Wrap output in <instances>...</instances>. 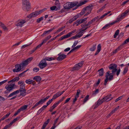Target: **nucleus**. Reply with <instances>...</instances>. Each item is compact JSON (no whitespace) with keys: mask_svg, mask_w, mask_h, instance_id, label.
I'll return each mask as SVG.
<instances>
[{"mask_svg":"<svg viewBox=\"0 0 129 129\" xmlns=\"http://www.w3.org/2000/svg\"><path fill=\"white\" fill-rule=\"evenodd\" d=\"M117 65L115 64H111L109 66V69L112 70L111 73L110 71H108L106 73V78L105 79L104 83V85H106L108 80L110 81L113 79V76L116 72V75L118 76L120 73L121 70L120 69L117 70Z\"/></svg>","mask_w":129,"mask_h":129,"instance_id":"nucleus-1","label":"nucleus"},{"mask_svg":"<svg viewBox=\"0 0 129 129\" xmlns=\"http://www.w3.org/2000/svg\"><path fill=\"white\" fill-rule=\"evenodd\" d=\"M33 58L30 57L23 62L19 64H17L15 66V68L13 69L14 72H18L20 71H23L24 67L29 63L33 60Z\"/></svg>","mask_w":129,"mask_h":129,"instance_id":"nucleus-2","label":"nucleus"},{"mask_svg":"<svg viewBox=\"0 0 129 129\" xmlns=\"http://www.w3.org/2000/svg\"><path fill=\"white\" fill-rule=\"evenodd\" d=\"M93 8L92 5H89L84 8L80 13L81 15L85 14L84 16H86L90 13L91 11Z\"/></svg>","mask_w":129,"mask_h":129,"instance_id":"nucleus-3","label":"nucleus"},{"mask_svg":"<svg viewBox=\"0 0 129 129\" xmlns=\"http://www.w3.org/2000/svg\"><path fill=\"white\" fill-rule=\"evenodd\" d=\"M22 8L25 11H28L30 8V4L28 0H22Z\"/></svg>","mask_w":129,"mask_h":129,"instance_id":"nucleus-4","label":"nucleus"},{"mask_svg":"<svg viewBox=\"0 0 129 129\" xmlns=\"http://www.w3.org/2000/svg\"><path fill=\"white\" fill-rule=\"evenodd\" d=\"M64 91L61 92L59 91L57 92L56 94H54L52 98L47 102L46 105L47 106L52 102L53 100L55 99L58 97L59 96L64 92Z\"/></svg>","mask_w":129,"mask_h":129,"instance_id":"nucleus-5","label":"nucleus"},{"mask_svg":"<svg viewBox=\"0 0 129 129\" xmlns=\"http://www.w3.org/2000/svg\"><path fill=\"white\" fill-rule=\"evenodd\" d=\"M77 2H68L64 5V8L66 9H69L77 6Z\"/></svg>","mask_w":129,"mask_h":129,"instance_id":"nucleus-6","label":"nucleus"},{"mask_svg":"<svg viewBox=\"0 0 129 129\" xmlns=\"http://www.w3.org/2000/svg\"><path fill=\"white\" fill-rule=\"evenodd\" d=\"M123 19V18H122L121 17V16H120L119 17L117 18V19L116 20L114 21L113 22H112L111 23L108 24H106L102 28V29L105 30L106 29V28L107 27H110L111 25H113L115 23L120 21L122 19Z\"/></svg>","mask_w":129,"mask_h":129,"instance_id":"nucleus-7","label":"nucleus"},{"mask_svg":"<svg viewBox=\"0 0 129 129\" xmlns=\"http://www.w3.org/2000/svg\"><path fill=\"white\" fill-rule=\"evenodd\" d=\"M44 9H43L39 11H36L30 14L27 16V17L29 18L35 17L42 13L44 11Z\"/></svg>","mask_w":129,"mask_h":129,"instance_id":"nucleus-8","label":"nucleus"},{"mask_svg":"<svg viewBox=\"0 0 129 129\" xmlns=\"http://www.w3.org/2000/svg\"><path fill=\"white\" fill-rule=\"evenodd\" d=\"M10 84H7L5 86V88L7 90L10 91H11L13 88L14 86L15 82H12L10 83Z\"/></svg>","mask_w":129,"mask_h":129,"instance_id":"nucleus-9","label":"nucleus"},{"mask_svg":"<svg viewBox=\"0 0 129 129\" xmlns=\"http://www.w3.org/2000/svg\"><path fill=\"white\" fill-rule=\"evenodd\" d=\"M47 65L46 61L43 59L39 63V66L40 68L42 69L45 68Z\"/></svg>","mask_w":129,"mask_h":129,"instance_id":"nucleus-10","label":"nucleus"},{"mask_svg":"<svg viewBox=\"0 0 129 129\" xmlns=\"http://www.w3.org/2000/svg\"><path fill=\"white\" fill-rule=\"evenodd\" d=\"M83 64V62H82L80 63L76 64L73 68L72 70L74 71L77 70H79L80 68L82 66Z\"/></svg>","mask_w":129,"mask_h":129,"instance_id":"nucleus-11","label":"nucleus"},{"mask_svg":"<svg viewBox=\"0 0 129 129\" xmlns=\"http://www.w3.org/2000/svg\"><path fill=\"white\" fill-rule=\"evenodd\" d=\"M26 22V21L25 20H19L17 21L16 25L17 26L22 27Z\"/></svg>","mask_w":129,"mask_h":129,"instance_id":"nucleus-12","label":"nucleus"},{"mask_svg":"<svg viewBox=\"0 0 129 129\" xmlns=\"http://www.w3.org/2000/svg\"><path fill=\"white\" fill-rule=\"evenodd\" d=\"M58 57L57 58V59L58 61H61L65 58L66 57V55L60 53L58 55Z\"/></svg>","mask_w":129,"mask_h":129,"instance_id":"nucleus-13","label":"nucleus"},{"mask_svg":"<svg viewBox=\"0 0 129 129\" xmlns=\"http://www.w3.org/2000/svg\"><path fill=\"white\" fill-rule=\"evenodd\" d=\"M129 42V38L126 39L124 42L119 46L116 49L118 51H119L122 49L123 47V46L125 44H126L127 43Z\"/></svg>","mask_w":129,"mask_h":129,"instance_id":"nucleus-14","label":"nucleus"},{"mask_svg":"<svg viewBox=\"0 0 129 129\" xmlns=\"http://www.w3.org/2000/svg\"><path fill=\"white\" fill-rule=\"evenodd\" d=\"M87 18H86L84 19H81L80 20H77L76 22H74V24H76V26H77L80 24L84 22L87 20Z\"/></svg>","mask_w":129,"mask_h":129,"instance_id":"nucleus-15","label":"nucleus"},{"mask_svg":"<svg viewBox=\"0 0 129 129\" xmlns=\"http://www.w3.org/2000/svg\"><path fill=\"white\" fill-rule=\"evenodd\" d=\"M104 102V101L103 99L101 100L99 99L97 101V102L95 103L94 108L95 109L96 108L102 104Z\"/></svg>","mask_w":129,"mask_h":129,"instance_id":"nucleus-16","label":"nucleus"},{"mask_svg":"<svg viewBox=\"0 0 129 129\" xmlns=\"http://www.w3.org/2000/svg\"><path fill=\"white\" fill-rule=\"evenodd\" d=\"M111 96V94H109L104 97L103 99L104 102H107L112 100V97Z\"/></svg>","mask_w":129,"mask_h":129,"instance_id":"nucleus-17","label":"nucleus"},{"mask_svg":"<svg viewBox=\"0 0 129 129\" xmlns=\"http://www.w3.org/2000/svg\"><path fill=\"white\" fill-rule=\"evenodd\" d=\"M55 1V6H56L57 8V10H59L61 8L60 3L59 0H53Z\"/></svg>","mask_w":129,"mask_h":129,"instance_id":"nucleus-18","label":"nucleus"},{"mask_svg":"<svg viewBox=\"0 0 129 129\" xmlns=\"http://www.w3.org/2000/svg\"><path fill=\"white\" fill-rule=\"evenodd\" d=\"M65 31V30H64V31L62 32L59 34H58L54 38H53L51 39L48 42V43H49L50 42L52 41H53L55 40L57 38L59 37V36H61V35H63Z\"/></svg>","mask_w":129,"mask_h":129,"instance_id":"nucleus-19","label":"nucleus"},{"mask_svg":"<svg viewBox=\"0 0 129 129\" xmlns=\"http://www.w3.org/2000/svg\"><path fill=\"white\" fill-rule=\"evenodd\" d=\"M25 82L27 84H32L33 85H34L36 84V82L30 79L26 80Z\"/></svg>","mask_w":129,"mask_h":129,"instance_id":"nucleus-20","label":"nucleus"},{"mask_svg":"<svg viewBox=\"0 0 129 129\" xmlns=\"http://www.w3.org/2000/svg\"><path fill=\"white\" fill-rule=\"evenodd\" d=\"M119 106H117L108 115V116L109 117L113 114V113H115V112L116 111L119 109Z\"/></svg>","mask_w":129,"mask_h":129,"instance_id":"nucleus-21","label":"nucleus"},{"mask_svg":"<svg viewBox=\"0 0 129 129\" xmlns=\"http://www.w3.org/2000/svg\"><path fill=\"white\" fill-rule=\"evenodd\" d=\"M19 92V90H17L16 91H14L13 92L11 93L8 96V98H9V97H12L14 95H16L18 94Z\"/></svg>","mask_w":129,"mask_h":129,"instance_id":"nucleus-22","label":"nucleus"},{"mask_svg":"<svg viewBox=\"0 0 129 129\" xmlns=\"http://www.w3.org/2000/svg\"><path fill=\"white\" fill-rule=\"evenodd\" d=\"M101 46L100 44H99L98 45L97 47V50L94 54L95 55H96L99 53L101 51Z\"/></svg>","mask_w":129,"mask_h":129,"instance_id":"nucleus-23","label":"nucleus"},{"mask_svg":"<svg viewBox=\"0 0 129 129\" xmlns=\"http://www.w3.org/2000/svg\"><path fill=\"white\" fill-rule=\"evenodd\" d=\"M80 16L79 14H77L72 18L70 20V23H71L73 21L76 20L77 18H79Z\"/></svg>","mask_w":129,"mask_h":129,"instance_id":"nucleus-24","label":"nucleus"},{"mask_svg":"<svg viewBox=\"0 0 129 129\" xmlns=\"http://www.w3.org/2000/svg\"><path fill=\"white\" fill-rule=\"evenodd\" d=\"M87 2L86 0H85L84 1L80 2V3L79 4L78 2V4L77 5V7L81 6L82 5L85 4Z\"/></svg>","mask_w":129,"mask_h":129,"instance_id":"nucleus-25","label":"nucleus"},{"mask_svg":"<svg viewBox=\"0 0 129 129\" xmlns=\"http://www.w3.org/2000/svg\"><path fill=\"white\" fill-rule=\"evenodd\" d=\"M19 80V77H16L14 78L13 79L10 80V81H9L8 82V83H11V82H15L16 81H17Z\"/></svg>","mask_w":129,"mask_h":129,"instance_id":"nucleus-26","label":"nucleus"},{"mask_svg":"<svg viewBox=\"0 0 129 129\" xmlns=\"http://www.w3.org/2000/svg\"><path fill=\"white\" fill-rule=\"evenodd\" d=\"M33 79L35 80L37 82H40L41 80V78L39 76H36L33 78Z\"/></svg>","mask_w":129,"mask_h":129,"instance_id":"nucleus-27","label":"nucleus"},{"mask_svg":"<svg viewBox=\"0 0 129 129\" xmlns=\"http://www.w3.org/2000/svg\"><path fill=\"white\" fill-rule=\"evenodd\" d=\"M49 119H48L47 120V121H46L44 122V124L43 125L42 127L41 128V129H44L45 128V127H46V126L48 124V123L49 122Z\"/></svg>","mask_w":129,"mask_h":129,"instance_id":"nucleus-28","label":"nucleus"},{"mask_svg":"<svg viewBox=\"0 0 129 129\" xmlns=\"http://www.w3.org/2000/svg\"><path fill=\"white\" fill-rule=\"evenodd\" d=\"M25 84L24 83H22L20 85V89L18 90H19V92L21 90H25Z\"/></svg>","mask_w":129,"mask_h":129,"instance_id":"nucleus-29","label":"nucleus"},{"mask_svg":"<svg viewBox=\"0 0 129 129\" xmlns=\"http://www.w3.org/2000/svg\"><path fill=\"white\" fill-rule=\"evenodd\" d=\"M47 107V106L46 105H44L38 111V113H40L45 108H46Z\"/></svg>","mask_w":129,"mask_h":129,"instance_id":"nucleus-30","label":"nucleus"},{"mask_svg":"<svg viewBox=\"0 0 129 129\" xmlns=\"http://www.w3.org/2000/svg\"><path fill=\"white\" fill-rule=\"evenodd\" d=\"M129 12V10H126L121 15V18L122 17V18H124L125 16H126V15L127 13Z\"/></svg>","mask_w":129,"mask_h":129,"instance_id":"nucleus-31","label":"nucleus"},{"mask_svg":"<svg viewBox=\"0 0 129 129\" xmlns=\"http://www.w3.org/2000/svg\"><path fill=\"white\" fill-rule=\"evenodd\" d=\"M99 72V75L100 76H102L104 74V70L103 68H101L98 70Z\"/></svg>","mask_w":129,"mask_h":129,"instance_id":"nucleus-32","label":"nucleus"},{"mask_svg":"<svg viewBox=\"0 0 129 129\" xmlns=\"http://www.w3.org/2000/svg\"><path fill=\"white\" fill-rule=\"evenodd\" d=\"M25 90H21L20 91V95L22 96H25Z\"/></svg>","mask_w":129,"mask_h":129,"instance_id":"nucleus-33","label":"nucleus"},{"mask_svg":"<svg viewBox=\"0 0 129 129\" xmlns=\"http://www.w3.org/2000/svg\"><path fill=\"white\" fill-rule=\"evenodd\" d=\"M59 119V117H58L55 119L54 120V123L53 124V126H52L53 127H54V128H55L56 126L59 124H58L57 125H56V124L57 123V122L58 120V119Z\"/></svg>","mask_w":129,"mask_h":129,"instance_id":"nucleus-34","label":"nucleus"},{"mask_svg":"<svg viewBox=\"0 0 129 129\" xmlns=\"http://www.w3.org/2000/svg\"><path fill=\"white\" fill-rule=\"evenodd\" d=\"M81 26L82 27L81 29H85L86 28L87 29L88 28V27H87L85 24L84 23L82 24L81 25Z\"/></svg>","mask_w":129,"mask_h":129,"instance_id":"nucleus-35","label":"nucleus"},{"mask_svg":"<svg viewBox=\"0 0 129 129\" xmlns=\"http://www.w3.org/2000/svg\"><path fill=\"white\" fill-rule=\"evenodd\" d=\"M55 59L52 57H47L45 58L44 60H45V61H51L54 60Z\"/></svg>","mask_w":129,"mask_h":129,"instance_id":"nucleus-36","label":"nucleus"},{"mask_svg":"<svg viewBox=\"0 0 129 129\" xmlns=\"http://www.w3.org/2000/svg\"><path fill=\"white\" fill-rule=\"evenodd\" d=\"M68 36L67 35V34L66 35H64V36H62L61 37V38H60L58 40L59 41H61V40H63L64 39L67 38H68Z\"/></svg>","mask_w":129,"mask_h":129,"instance_id":"nucleus-37","label":"nucleus"},{"mask_svg":"<svg viewBox=\"0 0 129 129\" xmlns=\"http://www.w3.org/2000/svg\"><path fill=\"white\" fill-rule=\"evenodd\" d=\"M76 31V30L75 29L71 32L69 33L68 34H67V35L68 36V37L69 38L71 36V35L75 33Z\"/></svg>","mask_w":129,"mask_h":129,"instance_id":"nucleus-38","label":"nucleus"},{"mask_svg":"<svg viewBox=\"0 0 129 129\" xmlns=\"http://www.w3.org/2000/svg\"><path fill=\"white\" fill-rule=\"evenodd\" d=\"M57 8L56 6H53L50 7V9L51 11H54L55 10L56 11H57L59 10H57Z\"/></svg>","mask_w":129,"mask_h":129,"instance_id":"nucleus-39","label":"nucleus"},{"mask_svg":"<svg viewBox=\"0 0 129 129\" xmlns=\"http://www.w3.org/2000/svg\"><path fill=\"white\" fill-rule=\"evenodd\" d=\"M119 32V29H117L115 31V33L114 35V38H115L118 35Z\"/></svg>","mask_w":129,"mask_h":129,"instance_id":"nucleus-40","label":"nucleus"},{"mask_svg":"<svg viewBox=\"0 0 129 129\" xmlns=\"http://www.w3.org/2000/svg\"><path fill=\"white\" fill-rule=\"evenodd\" d=\"M96 48V45H94L90 49V50L91 51H93L95 50Z\"/></svg>","mask_w":129,"mask_h":129,"instance_id":"nucleus-41","label":"nucleus"},{"mask_svg":"<svg viewBox=\"0 0 129 129\" xmlns=\"http://www.w3.org/2000/svg\"><path fill=\"white\" fill-rule=\"evenodd\" d=\"M99 90L98 89H96V90L93 91L92 95H95L97 94L99 92Z\"/></svg>","mask_w":129,"mask_h":129,"instance_id":"nucleus-42","label":"nucleus"},{"mask_svg":"<svg viewBox=\"0 0 129 129\" xmlns=\"http://www.w3.org/2000/svg\"><path fill=\"white\" fill-rule=\"evenodd\" d=\"M44 17H41L40 18H38L37 20V22L38 23H39L40 22L43 20Z\"/></svg>","mask_w":129,"mask_h":129,"instance_id":"nucleus-43","label":"nucleus"},{"mask_svg":"<svg viewBox=\"0 0 129 129\" xmlns=\"http://www.w3.org/2000/svg\"><path fill=\"white\" fill-rule=\"evenodd\" d=\"M54 29V28H52L46 31H45L43 33V35H45V34H46L47 33H48L50 32L51 31H52V30H53Z\"/></svg>","mask_w":129,"mask_h":129,"instance_id":"nucleus-44","label":"nucleus"},{"mask_svg":"<svg viewBox=\"0 0 129 129\" xmlns=\"http://www.w3.org/2000/svg\"><path fill=\"white\" fill-rule=\"evenodd\" d=\"M65 26H63L61 27V28L58 29V30H57L56 31V32L55 33L60 32L62 30L65 28Z\"/></svg>","mask_w":129,"mask_h":129,"instance_id":"nucleus-45","label":"nucleus"},{"mask_svg":"<svg viewBox=\"0 0 129 129\" xmlns=\"http://www.w3.org/2000/svg\"><path fill=\"white\" fill-rule=\"evenodd\" d=\"M28 106L27 105H25L23 106L22 107L20 108L21 109L22 111H23L24 110L26 109L27 107Z\"/></svg>","mask_w":129,"mask_h":129,"instance_id":"nucleus-46","label":"nucleus"},{"mask_svg":"<svg viewBox=\"0 0 129 129\" xmlns=\"http://www.w3.org/2000/svg\"><path fill=\"white\" fill-rule=\"evenodd\" d=\"M128 69V67H126L124 69V71H123V74H125L127 72Z\"/></svg>","mask_w":129,"mask_h":129,"instance_id":"nucleus-47","label":"nucleus"},{"mask_svg":"<svg viewBox=\"0 0 129 129\" xmlns=\"http://www.w3.org/2000/svg\"><path fill=\"white\" fill-rule=\"evenodd\" d=\"M46 101V100L44 99H42L39 101L38 102L40 104H42L44 103Z\"/></svg>","mask_w":129,"mask_h":129,"instance_id":"nucleus-48","label":"nucleus"},{"mask_svg":"<svg viewBox=\"0 0 129 129\" xmlns=\"http://www.w3.org/2000/svg\"><path fill=\"white\" fill-rule=\"evenodd\" d=\"M89 95H87L86 96L84 99L83 102L84 103L86 102L88 99Z\"/></svg>","mask_w":129,"mask_h":129,"instance_id":"nucleus-49","label":"nucleus"},{"mask_svg":"<svg viewBox=\"0 0 129 129\" xmlns=\"http://www.w3.org/2000/svg\"><path fill=\"white\" fill-rule=\"evenodd\" d=\"M59 104L57 102L55 103L52 107L54 109Z\"/></svg>","mask_w":129,"mask_h":129,"instance_id":"nucleus-50","label":"nucleus"},{"mask_svg":"<svg viewBox=\"0 0 129 129\" xmlns=\"http://www.w3.org/2000/svg\"><path fill=\"white\" fill-rule=\"evenodd\" d=\"M31 44H32V43H30L29 44H26V45H24L22 46L21 48L22 49H23L25 48V47H26L28 46H29L30 45H31Z\"/></svg>","mask_w":129,"mask_h":129,"instance_id":"nucleus-51","label":"nucleus"},{"mask_svg":"<svg viewBox=\"0 0 129 129\" xmlns=\"http://www.w3.org/2000/svg\"><path fill=\"white\" fill-rule=\"evenodd\" d=\"M105 5L102 7L101 9L98 10V12H99L102 11L105 8Z\"/></svg>","mask_w":129,"mask_h":129,"instance_id":"nucleus-52","label":"nucleus"},{"mask_svg":"<svg viewBox=\"0 0 129 129\" xmlns=\"http://www.w3.org/2000/svg\"><path fill=\"white\" fill-rule=\"evenodd\" d=\"M80 92V90L79 89H78L77 90V91L76 93V95L75 96L76 97H77L78 98L79 96V94Z\"/></svg>","mask_w":129,"mask_h":129,"instance_id":"nucleus-53","label":"nucleus"},{"mask_svg":"<svg viewBox=\"0 0 129 129\" xmlns=\"http://www.w3.org/2000/svg\"><path fill=\"white\" fill-rule=\"evenodd\" d=\"M93 22L92 21V20H91L90 21H89L88 23L86 25L87 26V27L89 26V27L90 26V24H92L93 23Z\"/></svg>","mask_w":129,"mask_h":129,"instance_id":"nucleus-54","label":"nucleus"},{"mask_svg":"<svg viewBox=\"0 0 129 129\" xmlns=\"http://www.w3.org/2000/svg\"><path fill=\"white\" fill-rule=\"evenodd\" d=\"M40 103H39L38 102H37L35 105H34L33 107L31 108V109H34L36 107H37L39 104Z\"/></svg>","mask_w":129,"mask_h":129,"instance_id":"nucleus-55","label":"nucleus"},{"mask_svg":"<svg viewBox=\"0 0 129 129\" xmlns=\"http://www.w3.org/2000/svg\"><path fill=\"white\" fill-rule=\"evenodd\" d=\"M118 51L116 49L111 53V54L112 55L114 54H115Z\"/></svg>","mask_w":129,"mask_h":129,"instance_id":"nucleus-56","label":"nucleus"},{"mask_svg":"<svg viewBox=\"0 0 129 129\" xmlns=\"http://www.w3.org/2000/svg\"><path fill=\"white\" fill-rule=\"evenodd\" d=\"M65 98V96L63 97L61 99H60L57 102L59 104V103L63 101L64 98Z\"/></svg>","mask_w":129,"mask_h":129,"instance_id":"nucleus-57","label":"nucleus"},{"mask_svg":"<svg viewBox=\"0 0 129 129\" xmlns=\"http://www.w3.org/2000/svg\"><path fill=\"white\" fill-rule=\"evenodd\" d=\"M86 29V28H85V29H81V30L80 31V33H81L82 34L81 35H82L83 34L84 32H85V31Z\"/></svg>","mask_w":129,"mask_h":129,"instance_id":"nucleus-58","label":"nucleus"},{"mask_svg":"<svg viewBox=\"0 0 129 129\" xmlns=\"http://www.w3.org/2000/svg\"><path fill=\"white\" fill-rule=\"evenodd\" d=\"M78 41H75L74 42V44L72 46V47H75V46H76L77 44H78Z\"/></svg>","mask_w":129,"mask_h":129,"instance_id":"nucleus-59","label":"nucleus"},{"mask_svg":"<svg viewBox=\"0 0 129 129\" xmlns=\"http://www.w3.org/2000/svg\"><path fill=\"white\" fill-rule=\"evenodd\" d=\"M39 69L38 68L35 67L34 68L33 70L35 72H37L39 71Z\"/></svg>","mask_w":129,"mask_h":129,"instance_id":"nucleus-60","label":"nucleus"},{"mask_svg":"<svg viewBox=\"0 0 129 129\" xmlns=\"http://www.w3.org/2000/svg\"><path fill=\"white\" fill-rule=\"evenodd\" d=\"M99 18L98 16H96V17H95L92 20H91L93 22H94L96 20L98 19Z\"/></svg>","mask_w":129,"mask_h":129,"instance_id":"nucleus-61","label":"nucleus"},{"mask_svg":"<svg viewBox=\"0 0 129 129\" xmlns=\"http://www.w3.org/2000/svg\"><path fill=\"white\" fill-rule=\"evenodd\" d=\"M78 98L77 97L75 96V99L73 100V104H75V102L76 101Z\"/></svg>","mask_w":129,"mask_h":129,"instance_id":"nucleus-62","label":"nucleus"},{"mask_svg":"<svg viewBox=\"0 0 129 129\" xmlns=\"http://www.w3.org/2000/svg\"><path fill=\"white\" fill-rule=\"evenodd\" d=\"M43 45V43H41L39 45H38V46H37L36 47H35L36 48V49H38V48H40L42 45Z\"/></svg>","mask_w":129,"mask_h":129,"instance_id":"nucleus-63","label":"nucleus"},{"mask_svg":"<svg viewBox=\"0 0 129 129\" xmlns=\"http://www.w3.org/2000/svg\"><path fill=\"white\" fill-rule=\"evenodd\" d=\"M2 27L5 30H8V28H7V27L4 25Z\"/></svg>","mask_w":129,"mask_h":129,"instance_id":"nucleus-64","label":"nucleus"}]
</instances>
